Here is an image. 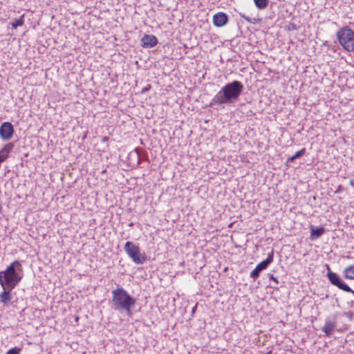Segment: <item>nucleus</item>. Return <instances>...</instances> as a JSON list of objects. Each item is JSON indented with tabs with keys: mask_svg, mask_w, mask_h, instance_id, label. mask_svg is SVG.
I'll return each instance as SVG.
<instances>
[{
	"mask_svg": "<svg viewBox=\"0 0 354 354\" xmlns=\"http://www.w3.org/2000/svg\"><path fill=\"white\" fill-rule=\"evenodd\" d=\"M243 90V84L237 80L226 84L218 93L214 95L211 105L229 104L236 101Z\"/></svg>",
	"mask_w": 354,
	"mask_h": 354,
	"instance_id": "obj_1",
	"label": "nucleus"
},
{
	"mask_svg": "<svg viewBox=\"0 0 354 354\" xmlns=\"http://www.w3.org/2000/svg\"><path fill=\"white\" fill-rule=\"evenodd\" d=\"M112 308L119 313L132 315L131 309L134 308L136 300L122 288H118L112 291Z\"/></svg>",
	"mask_w": 354,
	"mask_h": 354,
	"instance_id": "obj_2",
	"label": "nucleus"
},
{
	"mask_svg": "<svg viewBox=\"0 0 354 354\" xmlns=\"http://www.w3.org/2000/svg\"><path fill=\"white\" fill-rule=\"evenodd\" d=\"M17 271H22V266L18 261L12 262L6 270L1 271V286H7L10 289H14L21 279V277L19 275Z\"/></svg>",
	"mask_w": 354,
	"mask_h": 354,
	"instance_id": "obj_3",
	"label": "nucleus"
},
{
	"mask_svg": "<svg viewBox=\"0 0 354 354\" xmlns=\"http://www.w3.org/2000/svg\"><path fill=\"white\" fill-rule=\"evenodd\" d=\"M337 37L341 46L347 51L354 50V32L348 27H344L338 30Z\"/></svg>",
	"mask_w": 354,
	"mask_h": 354,
	"instance_id": "obj_4",
	"label": "nucleus"
},
{
	"mask_svg": "<svg viewBox=\"0 0 354 354\" xmlns=\"http://www.w3.org/2000/svg\"><path fill=\"white\" fill-rule=\"evenodd\" d=\"M124 251L137 264L143 263L147 259L145 254H140L138 246L134 245L131 241H127L124 247Z\"/></svg>",
	"mask_w": 354,
	"mask_h": 354,
	"instance_id": "obj_5",
	"label": "nucleus"
},
{
	"mask_svg": "<svg viewBox=\"0 0 354 354\" xmlns=\"http://www.w3.org/2000/svg\"><path fill=\"white\" fill-rule=\"evenodd\" d=\"M14 133V128L10 122H5L0 126V137L3 140H9Z\"/></svg>",
	"mask_w": 354,
	"mask_h": 354,
	"instance_id": "obj_6",
	"label": "nucleus"
},
{
	"mask_svg": "<svg viewBox=\"0 0 354 354\" xmlns=\"http://www.w3.org/2000/svg\"><path fill=\"white\" fill-rule=\"evenodd\" d=\"M3 288V291L0 294V303H2L3 306H8L12 297L11 295V291L13 289H10L8 286H1Z\"/></svg>",
	"mask_w": 354,
	"mask_h": 354,
	"instance_id": "obj_7",
	"label": "nucleus"
},
{
	"mask_svg": "<svg viewBox=\"0 0 354 354\" xmlns=\"http://www.w3.org/2000/svg\"><path fill=\"white\" fill-rule=\"evenodd\" d=\"M228 21L227 15L224 12H218L213 16V24L216 27H222Z\"/></svg>",
	"mask_w": 354,
	"mask_h": 354,
	"instance_id": "obj_8",
	"label": "nucleus"
},
{
	"mask_svg": "<svg viewBox=\"0 0 354 354\" xmlns=\"http://www.w3.org/2000/svg\"><path fill=\"white\" fill-rule=\"evenodd\" d=\"M144 48H151L158 44L157 38L153 35H145L141 39Z\"/></svg>",
	"mask_w": 354,
	"mask_h": 354,
	"instance_id": "obj_9",
	"label": "nucleus"
},
{
	"mask_svg": "<svg viewBox=\"0 0 354 354\" xmlns=\"http://www.w3.org/2000/svg\"><path fill=\"white\" fill-rule=\"evenodd\" d=\"M336 326V322L326 319L324 326L322 328V331L329 336L332 334Z\"/></svg>",
	"mask_w": 354,
	"mask_h": 354,
	"instance_id": "obj_10",
	"label": "nucleus"
},
{
	"mask_svg": "<svg viewBox=\"0 0 354 354\" xmlns=\"http://www.w3.org/2000/svg\"><path fill=\"white\" fill-rule=\"evenodd\" d=\"M324 232V228L321 227H314L311 226L310 227V239L314 240L319 238Z\"/></svg>",
	"mask_w": 354,
	"mask_h": 354,
	"instance_id": "obj_11",
	"label": "nucleus"
},
{
	"mask_svg": "<svg viewBox=\"0 0 354 354\" xmlns=\"http://www.w3.org/2000/svg\"><path fill=\"white\" fill-rule=\"evenodd\" d=\"M273 261V252L272 251L270 254H268V257L266 260L259 263L257 266L259 267L261 270H263L267 268V267Z\"/></svg>",
	"mask_w": 354,
	"mask_h": 354,
	"instance_id": "obj_12",
	"label": "nucleus"
},
{
	"mask_svg": "<svg viewBox=\"0 0 354 354\" xmlns=\"http://www.w3.org/2000/svg\"><path fill=\"white\" fill-rule=\"evenodd\" d=\"M344 277L348 279H354V264L346 267L344 271Z\"/></svg>",
	"mask_w": 354,
	"mask_h": 354,
	"instance_id": "obj_13",
	"label": "nucleus"
},
{
	"mask_svg": "<svg viewBox=\"0 0 354 354\" xmlns=\"http://www.w3.org/2000/svg\"><path fill=\"white\" fill-rule=\"evenodd\" d=\"M254 2L259 9H264L268 5V0H254Z\"/></svg>",
	"mask_w": 354,
	"mask_h": 354,
	"instance_id": "obj_14",
	"label": "nucleus"
},
{
	"mask_svg": "<svg viewBox=\"0 0 354 354\" xmlns=\"http://www.w3.org/2000/svg\"><path fill=\"white\" fill-rule=\"evenodd\" d=\"M261 271V269L257 266L256 268L251 272L250 277L255 280L257 278L259 277V274Z\"/></svg>",
	"mask_w": 354,
	"mask_h": 354,
	"instance_id": "obj_15",
	"label": "nucleus"
},
{
	"mask_svg": "<svg viewBox=\"0 0 354 354\" xmlns=\"http://www.w3.org/2000/svg\"><path fill=\"white\" fill-rule=\"evenodd\" d=\"M24 15H22L19 19H16L15 21L12 23V26L14 28H17L18 26H21L24 24Z\"/></svg>",
	"mask_w": 354,
	"mask_h": 354,
	"instance_id": "obj_16",
	"label": "nucleus"
},
{
	"mask_svg": "<svg viewBox=\"0 0 354 354\" xmlns=\"http://www.w3.org/2000/svg\"><path fill=\"white\" fill-rule=\"evenodd\" d=\"M305 152H306V149L304 148V149H301L300 151H298L297 152H296L295 154L293 156V158H295V159L299 158L303 156L305 154Z\"/></svg>",
	"mask_w": 354,
	"mask_h": 354,
	"instance_id": "obj_17",
	"label": "nucleus"
},
{
	"mask_svg": "<svg viewBox=\"0 0 354 354\" xmlns=\"http://www.w3.org/2000/svg\"><path fill=\"white\" fill-rule=\"evenodd\" d=\"M20 351H21L20 348H19L17 347H15V348H10V350H8L7 351L6 354H19Z\"/></svg>",
	"mask_w": 354,
	"mask_h": 354,
	"instance_id": "obj_18",
	"label": "nucleus"
},
{
	"mask_svg": "<svg viewBox=\"0 0 354 354\" xmlns=\"http://www.w3.org/2000/svg\"><path fill=\"white\" fill-rule=\"evenodd\" d=\"M270 279H272V280H273V281H274L277 283H278V281H277V278H276V277H274L273 274H270Z\"/></svg>",
	"mask_w": 354,
	"mask_h": 354,
	"instance_id": "obj_19",
	"label": "nucleus"
},
{
	"mask_svg": "<svg viewBox=\"0 0 354 354\" xmlns=\"http://www.w3.org/2000/svg\"><path fill=\"white\" fill-rule=\"evenodd\" d=\"M295 160H296L295 158H293V156L288 158L287 160V162H293Z\"/></svg>",
	"mask_w": 354,
	"mask_h": 354,
	"instance_id": "obj_20",
	"label": "nucleus"
},
{
	"mask_svg": "<svg viewBox=\"0 0 354 354\" xmlns=\"http://www.w3.org/2000/svg\"><path fill=\"white\" fill-rule=\"evenodd\" d=\"M349 184L354 188V179L350 180Z\"/></svg>",
	"mask_w": 354,
	"mask_h": 354,
	"instance_id": "obj_21",
	"label": "nucleus"
},
{
	"mask_svg": "<svg viewBox=\"0 0 354 354\" xmlns=\"http://www.w3.org/2000/svg\"><path fill=\"white\" fill-rule=\"evenodd\" d=\"M241 17H242L243 18L245 19L247 21H250V19H249L248 17H246L245 15H241Z\"/></svg>",
	"mask_w": 354,
	"mask_h": 354,
	"instance_id": "obj_22",
	"label": "nucleus"
},
{
	"mask_svg": "<svg viewBox=\"0 0 354 354\" xmlns=\"http://www.w3.org/2000/svg\"><path fill=\"white\" fill-rule=\"evenodd\" d=\"M108 140V138H107L106 137H104L102 140H103V141H106V140Z\"/></svg>",
	"mask_w": 354,
	"mask_h": 354,
	"instance_id": "obj_23",
	"label": "nucleus"
}]
</instances>
